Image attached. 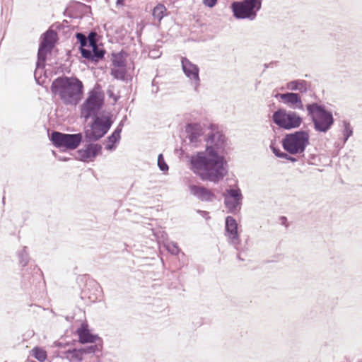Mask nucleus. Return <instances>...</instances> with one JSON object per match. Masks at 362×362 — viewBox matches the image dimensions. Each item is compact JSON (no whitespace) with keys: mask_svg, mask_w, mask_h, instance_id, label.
Here are the masks:
<instances>
[{"mask_svg":"<svg viewBox=\"0 0 362 362\" xmlns=\"http://www.w3.org/2000/svg\"><path fill=\"white\" fill-rule=\"evenodd\" d=\"M272 119L276 125L286 130L298 128L303 122L302 117L297 112L284 108L276 110Z\"/></svg>","mask_w":362,"mask_h":362,"instance_id":"nucleus-7","label":"nucleus"},{"mask_svg":"<svg viewBox=\"0 0 362 362\" xmlns=\"http://www.w3.org/2000/svg\"><path fill=\"white\" fill-rule=\"evenodd\" d=\"M93 48V57L92 60L98 62L100 59H103L105 55V50L103 49H100L98 47L97 45L91 47Z\"/></svg>","mask_w":362,"mask_h":362,"instance_id":"nucleus-27","label":"nucleus"},{"mask_svg":"<svg viewBox=\"0 0 362 362\" xmlns=\"http://www.w3.org/2000/svg\"><path fill=\"white\" fill-rule=\"evenodd\" d=\"M217 1L218 0H203V4L206 6H208L209 8H212V7H214L216 4Z\"/></svg>","mask_w":362,"mask_h":362,"instance_id":"nucleus-35","label":"nucleus"},{"mask_svg":"<svg viewBox=\"0 0 362 362\" xmlns=\"http://www.w3.org/2000/svg\"><path fill=\"white\" fill-rule=\"evenodd\" d=\"M199 213L202 214L204 218H209V217L208 216V213L205 211H198Z\"/></svg>","mask_w":362,"mask_h":362,"instance_id":"nucleus-39","label":"nucleus"},{"mask_svg":"<svg viewBox=\"0 0 362 362\" xmlns=\"http://www.w3.org/2000/svg\"><path fill=\"white\" fill-rule=\"evenodd\" d=\"M50 89L65 105L76 106L82 99L84 86L78 78L63 76L52 81Z\"/></svg>","mask_w":362,"mask_h":362,"instance_id":"nucleus-2","label":"nucleus"},{"mask_svg":"<svg viewBox=\"0 0 362 362\" xmlns=\"http://www.w3.org/2000/svg\"><path fill=\"white\" fill-rule=\"evenodd\" d=\"M186 132L191 143L197 142L202 134L201 126L198 124H188L186 127Z\"/></svg>","mask_w":362,"mask_h":362,"instance_id":"nucleus-19","label":"nucleus"},{"mask_svg":"<svg viewBox=\"0 0 362 362\" xmlns=\"http://www.w3.org/2000/svg\"><path fill=\"white\" fill-rule=\"evenodd\" d=\"M310 135L304 130L286 134L281 141L284 149L291 155L303 153L309 145Z\"/></svg>","mask_w":362,"mask_h":362,"instance_id":"nucleus-5","label":"nucleus"},{"mask_svg":"<svg viewBox=\"0 0 362 362\" xmlns=\"http://www.w3.org/2000/svg\"><path fill=\"white\" fill-rule=\"evenodd\" d=\"M112 63L114 67H126V62L122 52L112 54Z\"/></svg>","mask_w":362,"mask_h":362,"instance_id":"nucleus-21","label":"nucleus"},{"mask_svg":"<svg viewBox=\"0 0 362 362\" xmlns=\"http://www.w3.org/2000/svg\"><path fill=\"white\" fill-rule=\"evenodd\" d=\"M33 356L40 362H43L47 358L46 351L39 347H35L32 350Z\"/></svg>","mask_w":362,"mask_h":362,"instance_id":"nucleus-26","label":"nucleus"},{"mask_svg":"<svg viewBox=\"0 0 362 362\" xmlns=\"http://www.w3.org/2000/svg\"><path fill=\"white\" fill-rule=\"evenodd\" d=\"M189 190L192 195L201 201L212 202L215 199L214 194L204 187L191 185Z\"/></svg>","mask_w":362,"mask_h":362,"instance_id":"nucleus-16","label":"nucleus"},{"mask_svg":"<svg viewBox=\"0 0 362 362\" xmlns=\"http://www.w3.org/2000/svg\"><path fill=\"white\" fill-rule=\"evenodd\" d=\"M352 129L350 127L349 123L344 122V140L346 141L349 136L352 135Z\"/></svg>","mask_w":362,"mask_h":362,"instance_id":"nucleus-33","label":"nucleus"},{"mask_svg":"<svg viewBox=\"0 0 362 362\" xmlns=\"http://www.w3.org/2000/svg\"><path fill=\"white\" fill-rule=\"evenodd\" d=\"M158 166L161 171H167L168 165L165 163L163 154L160 153L158 156Z\"/></svg>","mask_w":362,"mask_h":362,"instance_id":"nucleus-31","label":"nucleus"},{"mask_svg":"<svg viewBox=\"0 0 362 362\" xmlns=\"http://www.w3.org/2000/svg\"><path fill=\"white\" fill-rule=\"evenodd\" d=\"M287 160H290L291 162H293V163L297 161V159L296 158L290 156L289 154H288V157L287 158Z\"/></svg>","mask_w":362,"mask_h":362,"instance_id":"nucleus-40","label":"nucleus"},{"mask_svg":"<svg viewBox=\"0 0 362 362\" xmlns=\"http://www.w3.org/2000/svg\"><path fill=\"white\" fill-rule=\"evenodd\" d=\"M262 0H243L232 4L233 15L236 18L254 20L260 10Z\"/></svg>","mask_w":362,"mask_h":362,"instance_id":"nucleus-8","label":"nucleus"},{"mask_svg":"<svg viewBox=\"0 0 362 362\" xmlns=\"http://www.w3.org/2000/svg\"><path fill=\"white\" fill-rule=\"evenodd\" d=\"M310 84L305 80H295L288 82L286 88L293 91H299L300 93H306Z\"/></svg>","mask_w":362,"mask_h":362,"instance_id":"nucleus-20","label":"nucleus"},{"mask_svg":"<svg viewBox=\"0 0 362 362\" xmlns=\"http://www.w3.org/2000/svg\"><path fill=\"white\" fill-rule=\"evenodd\" d=\"M19 262L22 266H25L28 262V254L25 250V247L23 248L22 251H21L18 254Z\"/></svg>","mask_w":362,"mask_h":362,"instance_id":"nucleus-29","label":"nucleus"},{"mask_svg":"<svg viewBox=\"0 0 362 362\" xmlns=\"http://www.w3.org/2000/svg\"><path fill=\"white\" fill-rule=\"evenodd\" d=\"M111 75L116 79L124 81L127 76L126 67H113L111 69Z\"/></svg>","mask_w":362,"mask_h":362,"instance_id":"nucleus-23","label":"nucleus"},{"mask_svg":"<svg viewBox=\"0 0 362 362\" xmlns=\"http://www.w3.org/2000/svg\"><path fill=\"white\" fill-rule=\"evenodd\" d=\"M181 64L184 74L191 81L194 90H197L200 85L199 68L186 57H182Z\"/></svg>","mask_w":362,"mask_h":362,"instance_id":"nucleus-12","label":"nucleus"},{"mask_svg":"<svg viewBox=\"0 0 362 362\" xmlns=\"http://www.w3.org/2000/svg\"><path fill=\"white\" fill-rule=\"evenodd\" d=\"M102 152V146L90 143L77 151L78 158L83 162L93 161Z\"/></svg>","mask_w":362,"mask_h":362,"instance_id":"nucleus-13","label":"nucleus"},{"mask_svg":"<svg viewBox=\"0 0 362 362\" xmlns=\"http://www.w3.org/2000/svg\"><path fill=\"white\" fill-rule=\"evenodd\" d=\"M276 98H279L282 102L289 107L294 110H304L301 98L298 93L287 92L285 93H277Z\"/></svg>","mask_w":362,"mask_h":362,"instance_id":"nucleus-15","label":"nucleus"},{"mask_svg":"<svg viewBox=\"0 0 362 362\" xmlns=\"http://www.w3.org/2000/svg\"><path fill=\"white\" fill-rule=\"evenodd\" d=\"M57 37V33L52 30H48L43 34L37 52V67L44 66L47 53L54 47Z\"/></svg>","mask_w":362,"mask_h":362,"instance_id":"nucleus-10","label":"nucleus"},{"mask_svg":"<svg viewBox=\"0 0 362 362\" xmlns=\"http://www.w3.org/2000/svg\"><path fill=\"white\" fill-rule=\"evenodd\" d=\"M104 104V94L98 87L94 88L88 93V96L80 106L81 117L87 121L98 114Z\"/></svg>","mask_w":362,"mask_h":362,"instance_id":"nucleus-6","label":"nucleus"},{"mask_svg":"<svg viewBox=\"0 0 362 362\" xmlns=\"http://www.w3.org/2000/svg\"><path fill=\"white\" fill-rule=\"evenodd\" d=\"M306 110L316 132L325 133L330 129L334 120L332 112L326 110L325 105L309 103L306 105Z\"/></svg>","mask_w":362,"mask_h":362,"instance_id":"nucleus-3","label":"nucleus"},{"mask_svg":"<svg viewBox=\"0 0 362 362\" xmlns=\"http://www.w3.org/2000/svg\"><path fill=\"white\" fill-rule=\"evenodd\" d=\"M175 0H169L170 3H174Z\"/></svg>","mask_w":362,"mask_h":362,"instance_id":"nucleus-44","label":"nucleus"},{"mask_svg":"<svg viewBox=\"0 0 362 362\" xmlns=\"http://www.w3.org/2000/svg\"><path fill=\"white\" fill-rule=\"evenodd\" d=\"M226 236L228 243L237 248L240 244V238L238 233V223L232 216H227L225 223Z\"/></svg>","mask_w":362,"mask_h":362,"instance_id":"nucleus-14","label":"nucleus"},{"mask_svg":"<svg viewBox=\"0 0 362 362\" xmlns=\"http://www.w3.org/2000/svg\"><path fill=\"white\" fill-rule=\"evenodd\" d=\"M288 153L281 152V154L278 155V158H285L287 160V158L288 157Z\"/></svg>","mask_w":362,"mask_h":362,"instance_id":"nucleus-38","label":"nucleus"},{"mask_svg":"<svg viewBox=\"0 0 362 362\" xmlns=\"http://www.w3.org/2000/svg\"><path fill=\"white\" fill-rule=\"evenodd\" d=\"M83 139L81 133L64 134L59 132L52 133L50 140L57 148H65L67 149H76Z\"/></svg>","mask_w":362,"mask_h":362,"instance_id":"nucleus-9","label":"nucleus"},{"mask_svg":"<svg viewBox=\"0 0 362 362\" xmlns=\"http://www.w3.org/2000/svg\"><path fill=\"white\" fill-rule=\"evenodd\" d=\"M80 51H81V54L83 58L87 59H92L93 49L90 50L88 49H86L85 47H80Z\"/></svg>","mask_w":362,"mask_h":362,"instance_id":"nucleus-32","label":"nucleus"},{"mask_svg":"<svg viewBox=\"0 0 362 362\" xmlns=\"http://www.w3.org/2000/svg\"><path fill=\"white\" fill-rule=\"evenodd\" d=\"M224 204L228 212L235 214L241 209L243 199L241 190L239 188L227 189L223 194Z\"/></svg>","mask_w":362,"mask_h":362,"instance_id":"nucleus-11","label":"nucleus"},{"mask_svg":"<svg viewBox=\"0 0 362 362\" xmlns=\"http://www.w3.org/2000/svg\"><path fill=\"white\" fill-rule=\"evenodd\" d=\"M95 36H96L95 33L91 32L89 33L88 37H87L89 47H91L97 45L96 41H95Z\"/></svg>","mask_w":362,"mask_h":362,"instance_id":"nucleus-34","label":"nucleus"},{"mask_svg":"<svg viewBox=\"0 0 362 362\" xmlns=\"http://www.w3.org/2000/svg\"><path fill=\"white\" fill-rule=\"evenodd\" d=\"M166 250L173 255L179 253L180 249L177 244L175 242H170L165 245Z\"/></svg>","mask_w":362,"mask_h":362,"instance_id":"nucleus-28","label":"nucleus"},{"mask_svg":"<svg viewBox=\"0 0 362 362\" xmlns=\"http://www.w3.org/2000/svg\"><path fill=\"white\" fill-rule=\"evenodd\" d=\"M272 152L274 153V154L278 157V155L281 154V153L282 152L280 149L273 146H270Z\"/></svg>","mask_w":362,"mask_h":362,"instance_id":"nucleus-37","label":"nucleus"},{"mask_svg":"<svg viewBox=\"0 0 362 362\" xmlns=\"http://www.w3.org/2000/svg\"><path fill=\"white\" fill-rule=\"evenodd\" d=\"M226 139L219 131L207 134L205 151L198 152L190 158L193 171L204 180L218 182L227 174V161L225 158Z\"/></svg>","mask_w":362,"mask_h":362,"instance_id":"nucleus-1","label":"nucleus"},{"mask_svg":"<svg viewBox=\"0 0 362 362\" xmlns=\"http://www.w3.org/2000/svg\"><path fill=\"white\" fill-rule=\"evenodd\" d=\"M124 3V0H117V5H122Z\"/></svg>","mask_w":362,"mask_h":362,"instance_id":"nucleus-42","label":"nucleus"},{"mask_svg":"<svg viewBox=\"0 0 362 362\" xmlns=\"http://www.w3.org/2000/svg\"><path fill=\"white\" fill-rule=\"evenodd\" d=\"M59 159L61 160H66V158H64V157L59 158Z\"/></svg>","mask_w":362,"mask_h":362,"instance_id":"nucleus-43","label":"nucleus"},{"mask_svg":"<svg viewBox=\"0 0 362 362\" xmlns=\"http://www.w3.org/2000/svg\"><path fill=\"white\" fill-rule=\"evenodd\" d=\"M101 348L102 346L100 344H91L89 346H84L81 349L83 352V355H84L100 352Z\"/></svg>","mask_w":362,"mask_h":362,"instance_id":"nucleus-24","label":"nucleus"},{"mask_svg":"<svg viewBox=\"0 0 362 362\" xmlns=\"http://www.w3.org/2000/svg\"><path fill=\"white\" fill-rule=\"evenodd\" d=\"M77 334L79 337V341L82 344L94 343L99 339L97 335L92 334L87 328V325L83 324L77 329Z\"/></svg>","mask_w":362,"mask_h":362,"instance_id":"nucleus-17","label":"nucleus"},{"mask_svg":"<svg viewBox=\"0 0 362 362\" xmlns=\"http://www.w3.org/2000/svg\"><path fill=\"white\" fill-rule=\"evenodd\" d=\"M76 37L80 43V47H86L88 45L87 37L83 33H77Z\"/></svg>","mask_w":362,"mask_h":362,"instance_id":"nucleus-30","label":"nucleus"},{"mask_svg":"<svg viewBox=\"0 0 362 362\" xmlns=\"http://www.w3.org/2000/svg\"><path fill=\"white\" fill-rule=\"evenodd\" d=\"M120 136H117L115 134L112 133L110 136L107 137L108 144L106 145L105 148L108 151H112L115 148V144L119 141Z\"/></svg>","mask_w":362,"mask_h":362,"instance_id":"nucleus-25","label":"nucleus"},{"mask_svg":"<svg viewBox=\"0 0 362 362\" xmlns=\"http://www.w3.org/2000/svg\"><path fill=\"white\" fill-rule=\"evenodd\" d=\"M150 54H151V57L153 58H156L158 57V55L156 54L155 51L151 52Z\"/></svg>","mask_w":362,"mask_h":362,"instance_id":"nucleus-41","label":"nucleus"},{"mask_svg":"<svg viewBox=\"0 0 362 362\" xmlns=\"http://www.w3.org/2000/svg\"><path fill=\"white\" fill-rule=\"evenodd\" d=\"M123 127V121H121L116 129L112 132L117 136H120L121 132L122 130Z\"/></svg>","mask_w":362,"mask_h":362,"instance_id":"nucleus-36","label":"nucleus"},{"mask_svg":"<svg viewBox=\"0 0 362 362\" xmlns=\"http://www.w3.org/2000/svg\"><path fill=\"white\" fill-rule=\"evenodd\" d=\"M165 12L166 8L165 6L161 4H158L153 9L152 15L154 19L157 20L158 22H160Z\"/></svg>","mask_w":362,"mask_h":362,"instance_id":"nucleus-22","label":"nucleus"},{"mask_svg":"<svg viewBox=\"0 0 362 362\" xmlns=\"http://www.w3.org/2000/svg\"><path fill=\"white\" fill-rule=\"evenodd\" d=\"M83 356V352L81 349H68L62 352V357L66 358L69 362H81Z\"/></svg>","mask_w":362,"mask_h":362,"instance_id":"nucleus-18","label":"nucleus"},{"mask_svg":"<svg viewBox=\"0 0 362 362\" xmlns=\"http://www.w3.org/2000/svg\"><path fill=\"white\" fill-rule=\"evenodd\" d=\"M93 122L88 124L84 130L86 142L98 141L103 137L110 129L113 121L111 115L92 117Z\"/></svg>","mask_w":362,"mask_h":362,"instance_id":"nucleus-4","label":"nucleus"}]
</instances>
